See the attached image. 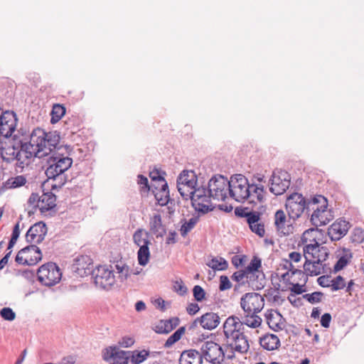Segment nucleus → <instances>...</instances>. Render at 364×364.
Instances as JSON below:
<instances>
[{"instance_id":"33","label":"nucleus","mask_w":364,"mask_h":364,"mask_svg":"<svg viewBox=\"0 0 364 364\" xmlns=\"http://www.w3.org/2000/svg\"><path fill=\"white\" fill-rule=\"evenodd\" d=\"M19 148V144L17 145H8L6 147L0 148L2 159L8 163L16 161V152Z\"/></svg>"},{"instance_id":"54","label":"nucleus","mask_w":364,"mask_h":364,"mask_svg":"<svg viewBox=\"0 0 364 364\" xmlns=\"http://www.w3.org/2000/svg\"><path fill=\"white\" fill-rule=\"evenodd\" d=\"M193 294L195 300L197 301H202L205 299V291L204 289L199 285H196L193 289Z\"/></svg>"},{"instance_id":"45","label":"nucleus","mask_w":364,"mask_h":364,"mask_svg":"<svg viewBox=\"0 0 364 364\" xmlns=\"http://www.w3.org/2000/svg\"><path fill=\"white\" fill-rule=\"evenodd\" d=\"M115 269L119 274V278L120 280L124 281L126 280L129 275V267L127 264L123 263L122 261L118 262L115 264Z\"/></svg>"},{"instance_id":"63","label":"nucleus","mask_w":364,"mask_h":364,"mask_svg":"<svg viewBox=\"0 0 364 364\" xmlns=\"http://www.w3.org/2000/svg\"><path fill=\"white\" fill-rule=\"evenodd\" d=\"M200 310V307L196 303H191L186 308V311L189 315H195Z\"/></svg>"},{"instance_id":"22","label":"nucleus","mask_w":364,"mask_h":364,"mask_svg":"<svg viewBox=\"0 0 364 364\" xmlns=\"http://www.w3.org/2000/svg\"><path fill=\"white\" fill-rule=\"evenodd\" d=\"M103 358L106 360H112L114 364H127L129 356V352L114 346L106 349Z\"/></svg>"},{"instance_id":"21","label":"nucleus","mask_w":364,"mask_h":364,"mask_svg":"<svg viewBox=\"0 0 364 364\" xmlns=\"http://www.w3.org/2000/svg\"><path fill=\"white\" fill-rule=\"evenodd\" d=\"M350 228L349 223L341 219L336 220L328 228V234L331 240L337 241L343 237Z\"/></svg>"},{"instance_id":"17","label":"nucleus","mask_w":364,"mask_h":364,"mask_svg":"<svg viewBox=\"0 0 364 364\" xmlns=\"http://www.w3.org/2000/svg\"><path fill=\"white\" fill-rule=\"evenodd\" d=\"M16 116L14 112L6 111L0 114V136L10 137L16 130Z\"/></svg>"},{"instance_id":"23","label":"nucleus","mask_w":364,"mask_h":364,"mask_svg":"<svg viewBox=\"0 0 364 364\" xmlns=\"http://www.w3.org/2000/svg\"><path fill=\"white\" fill-rule=\"evenodd\" d=\"M197 321L200 323L204 329L213 330L220 324V318L216 313L208 312L200 316V318H197L195 323Z\"/></svg>"},{"instance_id":"18","label":"nucleus","mask_w":364,"mask_h":364,"mask_svg":"<svg viewBox=\"0 0 364 364\" xmlns=\"http://www.w3.org/2000/svg\"><path fill=\"white\" fill-rule=\"evenodd\" d=\"M324 262L325 261H318V259H305V262L303 265L304 272L300 269H295L292 271V274H299V275L304 276V274H306V276L312 277L325 273L326 272V264Z\"/></svg>"},{"instance_id":"36","label":"nucleus","mask_w":364,"mask_h":364,"mask_svg":"<svg viewBox=\"0 0 364 364\" xmlns=\"http://www.w3.org/2000/svg\"><path fill=\"white\" fill-rule=\"evenodd\" d=\"M260 213H258L257 214H256V220L252 222V223H248L249 225V227L250 228V230L255 232V234H257V235H259V237H263L265 234V230H264V223L261 221V219H260Z\"/></svg>"},{"instance_id":"16","label":"nucleus","mask_w":364,"mask_h":364,"mask_svg":"<svg viewBox=\"0 0 364 364\" xmlns=\"http://www.w3.org/2000/svg\"><path fill=\"white\" fill-rule=\"evenodd\" d=\"M303 256L305 259H318V261H326L329 255L328 249L319 244L318 242L314 243L306 244L302 247Z\"/></svg>"},{"instance_id":"37","label":"nucleus","mask_w":364,"mask_h":364,"mask_svg":"<svg viewBox=\"0 0 364 364\" xmlns=\"http://www.w3.org/2000/svg\"><path fill=\"white\" fill-rule=\"evenodd\" d=\"M318 228V227H316ZM318 229L317 228H309L304 232L302 234L301 240L303 246L306 245V244L314 243L316 241V237L318 235Z\"/></svg>"},{"instance_id":"3","label":"nucleus","mask_w":364,"mask_h":364,"mask_svg":"<svg viewBox=\"0 0 364 364\" xmlns=\"http://www.w3.org/2000/svg\"><path fill=\"white\" fill-rule=\"evenodd\" d=\"M306 213L311 215V223L315 227L325 225L331 221L334 215L331 209H328V200L321 195H316L309 200L306 199Z\"/></svg>"},{"instance_id":"64","label":"nucleus","mask_w":364,"mask_h":364,"mask_svg":"<svg viewBox=\"0 0 364 364\" xmlns=\"http://www.w3.org/2000/svg\"><path fill=\"white\" fill-rule=\"evenodd\" d=\"M245 256L235 255L232 258V263L235 267L242 266L245 262Z\"/></svg>"},{"instance_id":"55","label":"nucleus","mask_w":364,"mask_h":364,"mask_svg":"<svg viewBox=\"0 0 364 364\" xmlns=\"http://www.w3.org/2000/svg\"><path fill=\"white\" fill-rule=\"evenodd\" d=\"M174 291L179 295L183 296L188 291L187 287L185 286L182 280L176 281L173 284Z\"/></svg>"},{"instance_id":"12","label":"nucleus","mask_w":364,"mask_h":364,"mask_svg":"<svg viewBox=\"0 0 364 364\" xmlns=\"http://www.w3.org/2000/svg\"><path fill=\"white\" fill-rule=\"evenodd\" d=\"M270 182V192L275 196H279L289 188L291 183L290 176L285 171L277 169L273 171Z\"/></svg>"},{"instance_id":"15","label":"nucleus","mask_w":364,"mask_h":364,"mask_svg":"<svg viewBox=\"0 0 364 364\" xmlns=\"http://www.w3.org/2000/svg\"><path fill=\"white\" fill-rule=\"evenodd\" d=\"M71 270L73 276L76 277H83L91 274L93 271L92 259L87 255L77 257L71 265Z\"/></svg>"},{"instance_id":"27","label":"nucleus","mask_w":364,"mask_h":364,"mask_svg":"<svg viewBox=\"0 0 364 364\" xmlns=\"http://www.w3.org/2000/svg\"><path fill=\"white\" fill-rule=\"evenodd\" d=\"M150 231L158 237H162L166 232L165 226L162 224L161 216L155 214L149 222Z\"/></svg>"},{"instance_id":"49","label":"nucleus","mask_w":364,"mask_h":364,"mask_svg":"<svg viewBox=\"0 0 364 364\" xmlns=\"http://www.w3.org/2000/svg\"><path fill=\"white\" fill-rule=\"evenodd\" d=\"M233 281L237 282H240L242 284L245 283V279L252 280V276H250L248 272L244 269L239 271L235 272L231 277Z\"/></svg>"},{"instance_id":"44","label":"nucleus","mask_w":364,"mask_h":364,"mask_svg":"<svg viewBox=\"0 0 364 364\" xmlns=\"http://www.w3.org/2000/svg\"><path fill=\"white\" fill-rule=\"evenodd\" d=\"M186 328L184 326L180 327L177 329L168 338L166 341L164 346L169 348L173 345L176 342L179 341L182 335L185 333Z\"/></svg>"},{"instance_id":"7","label":"nucleus","mask_w":364,"mask_h":364,"mask_svg":"<svg viewBox=\"0 0 364 364\" xmlns=\"http://www.w3.org/2000/svg\"><path fill=\"white\" fill-rule=\"evenodd\" d=\"M37 276L38 281L42 284L51 287L60 281L62 272L55 263L48 262L39 267Z\"/></svg>"},{"instance_id":"48","label":"nucleus","mask_w":364,"mask_h":364,"mask_svg":"<svg viewBox=\"0 0 364 364\" xmlns=\"http://www.w3.org/2000/svg\"><path fill=\"white\" fill-rule=\"evenodd\" d=\"M194 186H191V185H184V184H178L177 183V188L181 196L185 198H191V194H193Z\"/></svg>"},{"instance_id":"40","label":"nucleus","mask_w":364,"mask_h":364,"mask_svg":"<svg viewBox=\"0 0 364 364\" xmlns=\"http://www.w3.org/2000/svg\"><path fill=\"white\" fill-rule=\"evenodd\" d=\"M65 112L66 109L64 106L59 104L54 105L51 111L50 122L54 124L58 122L65 114Z\"/></svg>"},{"instance_id":"42","label":"nucleus","mask_w":364,"mask_h":364,"mask_svg":"<svg viewBox=\"0 0 364 364\" xmlns=\"http://www.w3.org/2000/svg\"><path fill=\"white\" fill-rule=\"evenodd\" d=\"M192 204L196 210L203 214L207 213L213 210L210 199L209 200H198L192 202Z\"/></svg>"},{"instance_id":"59","label":"nucleus","mask_w":364,"mask_h":364,"mask_svg":"<svg viewBox=\"0 0 364 364\" xmlns=\"http://www.w3.org/2000/svg\"><path fill=\"white\" fill-rule=\"evenodd\" d=\"M348 264V259L345 257H341L338 259L336 264L334 265V271L338 272L345 267Z\"/></svg>"},{"instance_id":"35","label":"nucleus","mask_w":364,"mask_h":364,"mask_svg":"<svg viewBox=\"0 0 364 364\" xmlns=\"http://www.w3.org/2000/svg\"><path fill=\"white\" fill-rule=\"evenodd\" d=\"M258 212L257 211H250L247 208H236L235 210V214L240 218H245L247 219V223H252V222L255 221L256 214Z\"/></svg>"},{"instance_id":"43","label":"nucleus","mask_w":364,"mask_h":364,"mask_svg":"<svg viewBox=\"0 0 364 364\" xmlns=\"http://www.w3.org/2000/svg\"><path fill=\"white\" fill-rule=\"evenodd\" d=\"M198 222V217H193L186 221L184 220V223L182 224L180 232L183 237H185L196 225Z\"/></svg>"},{"instance_id":"1","label":"nucleus","mask_w":364,"mask_h":364,"mask_svg":"<svg viewBox=\"0 0 364 364\" xmlns=\"http://www.w3.org/2000/svg\"><path fill=\"white\" fill-rule=\"evenodd\" d=\"M258 313H245L241 318L236 316L228 317L223 325L224 336L228 338L229 345L237 351V353H246L250 344L247 336L244 333V325L252 328L259 327L262 323V318Z\"/></svg>"},{"instance_id":"24","label":"nucleus","mask_w":364,"mask_h":364,"mask_svg":"<svg viewBox=\"0 0 364 364\" xmlns=\"http://www.w3.org/2000/svg\"><path fill=\"white\" fill-rule=\"evenodd\" d=\"M48 188H43V193L41 196L39 209L41 213L48 211L55 206L56 197L53 193L48 191Z\"/></svg>"},{"instance_id":"38","label":"nucleus","mask_w":364,"mask_h":364,"mask_svg":"<svg viewBox=\"0 0 364 364\" xmlns=\"http://www.w3.org/2000/svg\"><path fill=\"white\" fill-rule=\"evenodd\" d=\"M211 198L208 192V190L205 188H196V186L193 188V194H191V201L195 202L198 200H209Z\"/></svg>"},{"instance_id":"4","label":"nucleus","mask_w":364,"mask_h":364,"mask_svg":"<svg viewBox=\"0 0 364 364\" xmlns=\"http://www.w3.org/2000/svg\"><path fill=\"white\" fill-rule=\"evenodd\" d=\"M224 341L225 350L213 341H206L202 345L200 350L203 357L206 361L211 364H224L225 358L228 360L235 358V353H237V351L229 345L226 336H225Z\"/></svg>"},{"instance_id":"5","label":"nucleus","mask_w":364,"mask_h":364,"mask_svg":"<svg viewBox=\"0 0 364 364\" xmlns=\"http://www.w3.org/2000/svg\"><path fill=\"white\" fill-rule=\"evenodd\" d=\"M31 137L32 142L38 149V153L41 157L48 155L53 149H55L60 141V136L57 132L47 133L40 128L34 129Z\"/></svg>"},{"instance_id":"51","label":"nucleus","mask_w":364,"mask_h":364,"mask_svg":"<svg viewBox=\"0 0 364 364\" xmlns=\"http://www.w3.org/2000/svg\"><path fill=\"white\" fill-rule=\"evenodd\" d=\"M346 286L345 280L343 277L338 276L335 279H331V290L336 291L340 289H343Z\"/></svg>"},{"instance_id":"41","label":"nucleus","mask_w":364,"mask_h":364,"mask_svg":"<svg viewBox=\"0 0 364 364\" xmlns=\"http://www.w3.org/2000/svg\"><path fill=\"white\" fill-rule=\"evenodd\" d=\"M151 353L146 350H142L140 351L135 350L132 353L131 357L132 364H140L144 362L149 355Z\"/></svg>"},{"instance_id":"10","label":"nucleus","mask_w":364,"mask_h":364,"mask_svg":"<svg viewBox=\"0 0 364 364\" xmlns=\"http://www.w3.org/2000/svg\"><path fill=\"white\" fill-rule=\"evenodd\" d=\"M41 158V156L38 153V149H37L32 142V139L30 137L29 141L19 142V148L16 152V166L23 169L25 166H28L30 162V159L32 157Z\"/></svg>"},{"instance_id":"53","label":"nucleus","mask_w":364,"mask_h":364,"mask_svg":"<svg viewBox=\"0 0 364 364\" xmlns=\"http://www.w3.org/2000/svg\"><path fill=\"white\" fill-rule=\"evenodd\" d=\"M0 316L6 321H14L16 318L15 312L9 307H4L0 311Z\"/></svg>"},{"instance_id":"34","label":"nucleus","mask_w":364,"mask_h":364,"mask_svg":"<svg viewBox=\"0 0 364 364\" xmlns=\"http://www.w3.org/2000/svg\"><path fill=\"white\" fill-rule=\"evenodd\" d=\"M178 184L196 186L197 177L193 171H183L177 178Z\"/></svg>"},{"instance_id":"20","label":"nucleus","mask_w":364,"mask_h":364,"mask_svg":"<svg viewBox=\"0 0 364 364\" xmlns=\"http://www.w3.org/2000/svg\"><path fill=\"white\" fill-rule=\"evenodd\" d=\"M47 230V227L43 222H38L28 229L26 234V240L31 244H39L44 240Z\"/></svg>"},{"instance_id":"52","label":"nucleus","mask_w":364,"mask_h":364,"mask_svg":"<svg viewBox=\"0 0 364 364\" xmlns=\"http://www.w3.org/2000/svg\"><path fill=\"white\" fill-rule=\"evenodd\" d=\"M154 196L158 203L161 206L167 205L169 201V192H165L164 193L157 191L154 193Z\"/></svg>"},{"instance_id":"46","label":"nucleus","mask_w":364,"mask_h":364,"mask_svg":"<svg viewBox=\"0 0 364 364\" xmlns=\"http://www.w3.org/2000/svg\"><path fill=\"white\" fill-rule=\"evenodd\" d=\"M261 267V259L257 257H254L250 263L245 268L248 274L254 277L255 272H258L259 268Z\"/></svg>"},{"instance_id":"6","label":"nucleus","mask_w":364,"mask_h":364,"mask_svg":"<svg viewBox=\"0 0 364 364\" xmlns=\"http://www.w3.org/2000/svg\"><path fill=\"white\" fill-rule=\"evenodd\" d=\"M134 244L139 247L137 252L138 262L141 266L146 265L150 259L149 245L150 233L143 228H138L132 235Z\"/></svg>"},{"instance_id":"56","label":"nucleus","mask_w":364,"mask_h":364,"mask_svg":"<svg viewBox=\"0 0 364 364\" xmlns=\"http://www.w3.org/2000/svg\"><path fill=\"white\" fill-rule=\"evenodd\" d=\"M231 287H232V284H231L229 278L225 275L220 276L219 289L220 291H225L227 289H230Z\"/></svg>"},{"instance_id":"2","label":"nucleus","mask_w":364,"mask_h":364,"mask_svg":"<svg viewBox=\"0 0 364 364\" xmlns=\"http://www.w3.org/2000/svg\"><path fill=\"white\" fill-rule=\"evenodd\" d=\"M230 197L239 203L250 200V203L262 202L264 200L265 191L262 185L250 184L247 178L242 174H235L230 177Z\"/></svg>"},{"instance_id":"25","label":"nucleus","mask_w":364,"mask_h":364,"mask_svg":"<svg viewBox=\"0 0 364 364\" xmlns=\"http://www.w3.org/2000/svg\"><path fill=\"white\" fill-rule=\"evenodd\" d=\"M203 357L202 353L196 350L183 351L180 356V364H202Z\"/></svg>"},{"instance_id":"19","label":"nucleus","mask_w":364,"mask_h":364,"mask_svg":"<svg viewBox=\"0 0 364 364\" xmlns=\"http://www.w3.org/2000/svg\"><path fill=\"white\" fill-rule=\"evenodd\" d=\"M274 225L279 235L287 236L294 232V226L290 218H287L285 213L282 210H278L274 214Z\"/></svg>"},{"instance_id":"8","label":"nucleus","mask_w":364,"mask_h":364,"mask_svg":"<svg viewBox=\"0 0 364 364\" xmlns=\"http://www.w3.org/2000/svg\"><path fill=\"white\" fill-rule=\"evenodd\" d=\"M114 270L106 265H100L92 272V278L96 287L104 289H110L115 284Z\"/></svg>"},{"instance_id":"26","label":"nucleus","mask_w":364,"mask_h":364,"mask_svg":"<svg viewBox=\"0 0 364 364\" xmlns=\"http://www.w3.org/2000/svg\"><path fill=\"white\" fill-rule=\"evenodd\" d=\"M66 160H68V156L59 158L55 164L50 165L46 171V176L50 178L58 174L64 173L68 169V164L65 163Z\"/></svg>"},{"instance_id":"13","label":"nucleus","mask_w":364,"mask_h":364,"mask_svg":"<svg viewBox=\"0 0 364 364\" xmlns=\"http://www.w3.org/2000/svg\"><path fill=\"white\" fill-rule=\"evenodd\" d=\"M42 258V253L36 245H31L21 249L16 256V262L19 264L34 265Z\"/></svg>"},{"instance_id":"31","label":"nucleus","mask_w":364,"mask_h":364,"mask_svg":"<svg viewBox=\"0 0 364 364\" xmlns=\"http://www.w3.org/2000/svg\"><path fill=\"white\" fill-rule=\"evenodd\" d=\"M66 176L65 173L58 174L54 177L48 178V179L43 183V188L46 187L51 188L52 190L57 189L62 187L66 183Z\"/></svg>"},{"instance_id":"11","label":"nucleus","mask_w":364,"mask_h":364,"mask_svg":"<svg viewBox=\"0 0 364 364\" xmlns=\"http://www.w3.org/2000/svg\"><path fill=\"white\" fill-rule=\"evenodd\" d=\"M286 210L290 219H298L306 211V198L301 193H294L286 200Z\"/></svg>"},{"instance_id":"61","label":"nucleus","mask_w":364,"mask_h":364,"mask_svg":"<svg viewBox=\"0 0 364 364\" xmlns=\"http://www.w3.org/2000/svg\"><path fill=\"white\" fill-rule=\"evenodd\" d=\"M364 240V232L361 229H355L353 240L356 242H361Z\"/></svg>"},{"instance_id":"9","label":"nucleus","mask_w":364,"mask_h":364,"mask_svg":"<svg viewBox=\"0 0 364 364\" xmlns=\"http://www.w3.org/2000/svg\"><path fill=\"white\" fill-rule=\"evenodd\" d=\"M208 192L213 199L225 200L229 193L230 180L222 175L213 176L208 186Z\"/></svg>"},{"instance_id":"39","label":"nucleus","mask_w":364,"mask_h":364,"mask_svg":"<svg viewBox=\"0 0 364 364\" xmlns=\"http://www.w3.org/2000/svg\"><path fill=\"white\" fill-rule=\"evenodd\" d=\"M207 265L214 270L223 271L228 267V262L223 257H214L208 262Z\"/></svg>"},{"instance_id":"62","label":"nucleus","mask_w":364,"mask_h":364,"mask_svg":"<svg viewBox=\"0 0 364 364\" xmlns=\"http://www.w3.org/2000/svg\"><path fill=\"white\" fill-rule=\"evenodd\" d=\"M331 321V315L329 313H325L321 318V325L324 328H328Z\"/></svg>"},{"instance_id":"58","label":"nucleus","mask_w":364,"mask_h":364,"mask_svg":"<svg viewBox=\"0 0 364 364\" xmlns=\"http://www.w3.org/2000/svg\"><path fill=\"white\" fill-rule=\"evenodd\" d=\"M41 201V196L38 193H33L29 198H28V203L31 205L37 206L39 208V204Z\"/></svg>"},{"instance_id":"60","label":"nucleus","mask_w":364,"mask_h":364,"mask_svg":"<svg viewBox=\"0 0 364 364\" xmlns=\"http://www.w3.org/2000/svg\"><path fill=\"white\" fill-rule=\"evenodd\" d=\"M134 343V340L132 337H123L119 341V345L124 348L132 346Z\"/></svg>"},{"instance_id":"14","label":"nucleus","mask_w":364,"mask_h":364,"mask_svg":"<svg viewBox=\"0 0 364 364\" xmlns=\"http://www.w3.org/2000/svg\"><path fill=\"white\" fill-rule=\"evenodd\" d=\"M264 306V298L258 293H246L240 299V306L245 313H259Z\"/></svg>"},{"instance_id":"30","label":"nucleus","mask_w":364,"mask_h":364,"mask_svg":"<svg viewBox=\"0 0 364 364\" xmlns=\"http://www.w3.org/2000/svg\"><path fill=\"white\" fill-rule=\"evenodd\" d=\"M66 176L65 173L58 174L54 177L48 178V179L43 183V188L46 187L51 188L52 190L57 189L62 187L66 183Z\"/></svg>"},{"instance_id":"50","label":"nucleus","mask_w":364,"mask_h":364,"mask_svg":"<svg viewBox=\"0 0 364 364\" xmlns=\"http://www.w3.org/2000/svg\"><path fill=\"white\" fill-rule=\"evenodd\" d=\"M323 294L321 291H314L311 294H306L303 295V298L311 304L319 303L322 300Z\"/></svg>"},{"instance_id":"32","label":"nucleus","mask_w":364,"mask_h":364,"mask_svg":"<svg viewBox=\"0 0 364 364\" xmlns=\"http://www.w3.org/2000/svg\"><path fill=\"white\" fill-rule=\"evenodd\" d=\"M179 318L173 317L168 320L161 321L156 326V332L159 333H168L173 331L179 324Z\"/></svg>"},{"instance_id":"28","label":"nucleus","mask_w":364,"mask_h":364,"mask_svg":"<svg viewBox=\"0 0 364 364\" xmlns=\"http://www.w3.org/2000/svg\"><path fill=\"white\" fill-rule=\"evenodd\" d=\"M261 346L267 350H274L280 346V341L274 334H267L259 340Z\"/></svg>"},{"instance_id":"47","label":"nucleus","mask_w":364,"mask_h":364,"mask_svg":"<svg viewBox=\"0 0 364 364\" xmlns=\"http://www.w3.org/2000/svg\"><path fill=\"white\" fill-rule=\"evenodd\" d=\"M26 182V178L23 175H19L9 179L7 181V185L9 186V188H16L24 186Z\"/></svg>"},{"instance_id":"29","label":"nucleus","mask_w":364,"mask_h":364,"mask_svg":"<svg viewBox=\"0 0 364 364\" xmlns=\"http://www.w3.org/2000/svg\"><path fill=\"white\" fill-rule=\"evenodd\" d=\"M266 318L268 326L274 331L282 330L284 326V322L281 321L282 315L279 312H270L266 315Z\"/></svg>"},{"instance_id":"57","label":"nucleus","mask_w":364,"mask_h":364,"mask_svg":"<svg viewBox=\"0 0 364 364\" xmlns=\"http://www.w3.org/2000/svg\"><path fill=\"white\" fill-rule=\"evenodd\" d=\"M318 284L322 287H329L331 284V280L329 276H321L317 279Z\"/></svg>"}]
</instances>
